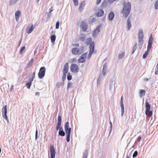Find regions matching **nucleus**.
<instances>
[{
	"instance_id": "nucleus-11",
	"label": "nucleus",
	"mask_w": 158,
	"mask_h": 158,
	"mask_svg": "<svg viewBox=\"0 0 158 158\" xmlns=\"http://www.w3.org/2000/svg\"><path fill=\"white\" fill-rule=\"evenodd\" d=\"M120 106L121 110V116H123L124 112V108L123 103V96H122L120 100Z\"/></svg>"
},
{
	"instance_id": "nucleus-20",
	"label": "nucleus",
	"mask_w": 158,
	"mask_h": 158,
	"mask_svg": "<svg viewBox=\"0 0 158 158\" xmlns=\"http://www.w3.org/2000/svg\"><path fill=\"white\" fill-rule=\"evenodd\" d=\"M33 81V80L29 78L28 80L26 82V86L27 89H29L30 88L32 84V82Z\"/></svg>"
},
{
	"instance_id": "nucleus-25",
	"label": "nucleus",
	"mask_w": 158,
	"mask_h": 158,
	"mask_svg": "<svg viewBox=\"0 0 158 158\" xmlns=\"http://www.w3.org/2000/svg\"><path fill=\"white\" fill-rule=\"evenodd\" d=\"M56 36L55 35H51L50 37L51 42L53 44H54L56 39Z\"/></svg>"
},
{
	"instance_id": "nucleus-36",
	"label": "nucleus",
	"mask_w": 158,
	"mask_h": 158,
	"mask_svg": "<svg viewBox=\"0 0 158 158\" xmlns=\"http://www.w3.org/2000/svg\"><path fill=\"white\" fill-rule=\"evenodd\" d=\"M17 0H10L9 3V6L13 5L14 4L16 3Z\"/></svg>"
},
{
	"instance_id": "nucleus-55",
	"label": "nucleus",
	"mask_w": 158,
	"mask_h": 158,
	"mask_svg": "<svg viewBox=\"0 0 158 158\" xmlns=\"http://www.w3.org/2000/svg\"><path fill=\"white\" fill-rule=\"evenodd\" d=\"M34 60L33 58H32L29 61V62H28V64H31V63H33V61Z\"/></svg>"
},
{
	"instance_id": "nucleus-64",
	"label": "nucleus",
	"mask_w": 158,
	"mask_h": 158,
	"mask_svg": "<svg viewBox=\"0 0 158 158\" xmlns=\"http://www.w3.org/2000/svg\"><path fill=\"white\" fill-rule=\"evenodd\" d=\"M102 74L103 76H105L106 74L105 70H102Z\"/></svg>"
},
{
	"instance_id": "nucleus-45",
	"label": "nucleus",
	"mask_w": 158,
	"mask_h": 158,
	"mask_svg": "<svg viewBox=\"0 0 158 158\" xmlns=\"http://www.w3.org/2000/svg\"><path fill=\"white\" fill-rule=\"evenodd\" d=\"M84 48H85L83 46H82L81 47L80 49V54H81L83 52Z\"/></svg>"
},
{
	"instance_id": "nucleus-44",
	"label": "nucleus",
	"mask_w": 158,
	"mask_h": 158,
	"mask_svg": "<svg viewBox=\"0 0 158 158\" xmlns=\"http://www.w3.org/2000/svg\"><path fill=\"white\" fill-rule=\"evenodd\" d=\"M60 26V21H58L56 22V29H58L59 28Z\"/></svg>"
},
{
	"instance_id": "nucleus-54",
	"label": "nucleus",
	"mask_w": 158,
	"mask_h": 158,
	"mask_svg": "<svg viewBox=\"0 0 158 158\" xmlns=\"http://www.w3.org/2000/svg\"><path fill=\"white\" fill-rule=\"evenodd\" d=\"M60 85V83H59V82H58L56 84V86L57 88H59Z\"/></svg>"
},
{
	"instance_id": "nucleus-31",
	"label": "nucleus",
	"mask_w": 158,
	"mask_h": 158,
	"mask_svg": "<svg viewBox=\"0 0 158 158\" xmlns=\"http://www.w3.org/2000/svg\"><path fill=\"white\" fill-rule=\"evenodd\" d=\"M137 43H135L132 48V50L131 52L132 54H133L135 51L136 50L137 48Z\"/></svg>"
},
{
	"instance_id": "nucleus-21",
	"label": "nucleus",
	"mask_w": 158,
	"mask_h": 158,
	"mask_svg": "<svg viewBox=\"0 0 158 158\" xmlns=\"http://www.w3.org/2000/svg\"><path fill=\"white\" fill-rule=\"evenodd\" d=\"M21 15V12L19 10H17L15 13V17L16 21L18 22L19 20V17Z\"/></svg>"
},
{
	"instance_id": "nucleus-28",
	"label": "nucleus",
	"mask_w": 158,
	"mask_h": 158,
	"mask_svg": "<svg viewBox=\"0 0 158 158\" xmlns=\"http://www.w3.org/2000/svg\"><path fill=\"white\" fill-rule=\"evenodd\" d=\"M92 39L91 38L89 37L87 38L85 40V44L87 45H89L90 43L92 42Z\"/></svg>"
},
{
	"instance_id": "nucleus-62",
	"label": "nucleus",
	"mask_w": 158,
	"mask_h": 158,
	"mask_svg": "<svg viewBox=\"0 0 158 158\" xmlns=\"http://www.w3.org/2000/svg\"><path fill=\"white\" fill-rule=\"evenodd\" d=\"M101 0H97L96 2L97 4L98 5L101 2Z\"/></svg>"
},
{
	"instance_id": "nucleus-18",
	"label": "nucleus",
	"mask_w": 158,
	"mask_h": 158,
	"mask_svg": "<svg viewBox=\"0 0 158 158\" xmlns=\"http://www.w3.org/2000/svg\"><path fill=\"white\" fill-rule=\"evenodd\" d=\"M35 26L32 24L31 26L26 28V32L28 34L31 33L34 30Z\"/></svg>"
},
{
	"instance_id": "nucleus-15",
	"label": "nucleus",
	"mask_w": 158,
	"mask_h": 158,
	"mask_svg": "<svg viewBox=\"0 0 158 158\" xmlns=\"http://www.w3.org/2000/svg\"><path fill=\"white\" fill-rule=\"evenodd\" d=\"M102 27V26L101 24L97 26L96 28L93 31L92 35L94 37L95 36L97 31L98 33H99L100 32V29Z\"/></svg>"
},
{
	"instance_id": "nucleus-24",
	"label": "nucleus",
	"mask_w": 158,
	"mask_h": 158,
	"mask_svg": "<svg viewBox=\"0 0 158 158\" xmlns=\"http://www.w3.org/2000/svg\"><path fill=\"white\" fill-rule=\"evenodd\" d=\"M85 40V35L84 34H81L79 38V40L82 42L84 41Z\"/></svg>"
},
{
	"instance_id": "nucleus-33",
	"label": "nucleus",
	"mask_w": 158,
	"mask_h": 158,
	"mask_svg": "<svg viewBox=\"0 0 158 158\" xmlns=\"http://www.w3.org/2000/svg\"><path fill=\"white\" fill-rule=\"evenodd\" d=\"M143 41H139L138 47L139 49H141L142 48V45L143 44Z\"/></svg>"
},
{
	"instance_id": "nucleus-10",
	"label": "nucleus",
	"mask_w": 158,
	"mask_h": 158,
	"mask_svg": "<svg viewBox=\"0 0 158 158\" xmlns=\"http://www.w3.org/2000/svg\"><path fill=\"white\" fill-rule=\"evenodd\" d=\"M58 123H57L56 127V130L57 131L59 130L60 125H61L62 118L60 115H59L57 118Z\"/></svg>"
},
{
	"instance_id": "nucleus-4",
	"label": "nucleus",
	"mask_w": 158,
	"mask_h": 158,
	"mask_svg": "<svg viewBox=\"0 0 158 158\" xmlns=\"http://www.w3.org/2000/svg\"><path fill=\"white\" fill-rule=\"evenodd\" d=\"M151 105L148 102L147 100L145 101V108L146 110L145 114L147 116H150L151 117L152 115V111L150 110L151 109Z\"/></svg>"
},
{
	"instance_id": "nucleus-48",
	"label": "nucleus",
	"mask_w": 158,
	"mask_h": 158,
	"mask_svg": "<svg viewBox=\"0 0 158 158\" xmlns=\"http://www.w3.org/2000/svg\"><path fill=\"white\" fill-rule=\"evenodd\" d=\"M94 52H93L89 51V54H88V57H87V58H88V59H89L90 58V57H91L92 54Z\"/></svg>"
},
{
	"instance_id": "nucleus-46",
	"label": "nucleus",
	"mask_w": 158,
	"mask_h": 158,
	"mask_svg": "<svg viewBox=\"0 0 158 158\" xmlns=\"http://www.w3.org/2000/svg\"><path fill=\"white\" fill-rule=\"evenodd\" d=\"M46 14H47V19L48 20L49 19L50 17H51V13L46 12Z\"/></svg>"
},
{
	"instance_id": "nucleus-14",
	"label": "nucleus",
	"mask_w": 158,
	"mask_h": 158,
	"mask_svg": "<svg viewBox=\"0 0 158 158\" xmlns=\"http://www.w3.org/2000/svg\"><path fill=\"white\" fill-rule=\"evenodd\" d=\"M71 52L74 55L81 54H80V49L76 47L73 48Z\"/></svg>"
},
{
	"instance_id": "nucleus-42",
	"label": "nucleus",
	"mask_w": 158,
	"mask_h": 158,
	"mask_svg": "<svg viewBox=\"0 0 158 158\" xmlns=\"http://www.w3.org/2000/svg\"><path fill=\"white\" fill-rule=\"evenodd\" d=\"M72 85V84L70 82H69L67 84V89L68 90L71 87V86Z\"/></svg>"
},
{
	"instance_id": "nucleus-41",
	"label": "nucleus",
	"mask_w": 158,
	"mask_h": 158,
	"mask_svg": "<svg viewBox=\"0 0 158 158\" xmlns=\"http://www.w3.org/2000/svg\"><path fill=\"white\" fill-rule=\"evenodd\" d=\"M102 76L101 74H100L99 75V77L97 81V85H99L100 84V82L101 80V77Z\"/></svg>"
},
{
	"instance_id": "nucleus-32",
	"label": "nucleus",
	"mask_w": 158,
	"mask_h": 158,
	"mask_svg": "<svg viewBox=\"0 0 158 158\" xmlns=\"http://www.w3.org/2000/svg\"><path fill=\"white\" fill-rule=\"evenodd\" d=\"M58 134L59 136H64L65 135V132L64 131V130L59 131Z\"/></svg>"
},
{
	"instance_id": "nucleus-57",
	"label": "nucleus",
	"mask_w": 158,
	"mask_h": 158,
	"mask_svg": "<svg viewBox=\"0 0 158 158\" xmlns=\"http://www.w3.org/2000/svg\"><path fill=\"white\" fill-rule=\"evenodd\" d=\"M83 6H80L79 10L80 11H81V10H82L83 9Z\"/></svg>"
},
{
	"instance_id": "nucleus-38",
	"label": "nucleus",
	"mask_w": 158,
	"mask_h": 158,
	"mask_svg": "<svg viewBox=\"0 0 158 158\" xmlns=\"http://www.w3.org/2000/svg\"><path fill=\"white\" fill-rule=\"evenodd\" d=\"M25 48L26 47L25 46H23L21 48L19 52V53L20 54H22V53L25 50Z\"/></svg>"
},
{
	"instance_id": "nucleus-34",
	"label": "nucleus",
	"mask_w": 158,
	"mask_h": 158,
	"mask_svg": "<svg viewBox=\"0 0 158 158\" xmlns=\"http://www.w3.org/2000/svg\"><path fill=\"white\" fill-rule=\"evenodd\" d=\"M67 74V79L69 81H70L72 78V76L69 72Z\"/></svg>"
},
{
	"instance_id": "nucleus-61",
	"label": "nucleus",
	"mask_w": 158,
	"mask_h": 158,
	"mask_svg": "<svg viewBox=\"0 0 158 158\" xmlns=\"http://www.w3.org/2000/svg\"><path fill=\"white\" fill-rule=\"evenodd\" d=\"M74 46L77 47H78L79 46V44L78 43L74 44H73Z\"/></svg>"
},
{
	"instance_id": "nucleus-53",
	"label": "nucleus",
	"mask_w": 158,
	"mask_h": 158,
	"mask_svg": "<svg viewBox=\"0 0 158 158\" xmlns=\"http://www.w3.org/2000/svg\"><path fill=\"white\" fill-rule=\"evenodd\" d=\"M53 7L52 6L51 8H49V13H51L54 10V9H53Z\"/></svg>"
},
{
	"instance_id": "nucleus-35",
	"label": "nucleus",
	"mask_w": 158,
	"mask_h": 158,
	"mask_svg": "<svg viewBox=\"0 0 158 158\" xmlns=\"http://www.w3.org/2000/svg\"><path fill=\"white\" fill-rule=\"evenodd\" d=\"M94 46L89 45V51L94 52Z\"/></svg>"
},
{
	"instance_id": "nucleus-2",
	"label": "nucleus",
	"mask_w": 158,
	"mask_h": 158,
	"mask_svg": "<svg viewBox=\"0 0 158 158\" xmlns=\"http://www.w3.org/2000/svg\"><path fill=\"white\" fill-rule=\"evenodd\" d=\"M65 133H66V140L67 143L70 141V136L71 131V128L69 127V122H66L64 126Z\"/></svg>"
},
{
	"instance_id": "nucleus-5",
	"label": "nucleus",
	"mask_w": 158,
	"mask_h": 158,
	"mask_svg": "<svg viewBox=\"0 0 158 158\" xmlns=\"http://www.w3.org/2000/svg\"><path fill=\"white\" fill-rule=\"evenodd\" d=\"M46 72L45 68L44 66L41 67L38 73V77L39 79H42L45 76Z\"/></svg>"
},
{
	"instance_id": "nucleus-27",
	"label": "nucleus",
	"mask_w": 158,
	"mask_h": 158,
	"mask_svg": "<svg viewBox=\"0 0 158 158\" xmlns=\"http://www.w3.org/2000/svg\"><path fill=\"white\" fill-rule=\"evenodd\" d=\"M145 91L144 89H141L139 90V95L140 97H142L144 96L145 95Z\"/></svg>"
},
{
	"instance_id": "nucleus-8",
	"label": "nucleus",
	"mask_w": 158,
	"mask_h": 158,
	"mask_svg": "<svg viewBox=\"0 0 158 158\" xmlns=\"http://www.w3.org/2000/svg\"><path fill=\"white\" fill-rule=\"evenodd\" d=\"M50 158H55L56 152L54 145L51 144L50 146Z\"/></svg>"
},
{
	"instance_id": "nucleus-7",
	"label": "nucleus",
	"mask_w": 158,
	"mask_h": 158,
	"mask_svg": "<svg viewBox=\"0 0 158 158\" xmlns=\"http://www.w3.org/2000/svg\"><path fill=\"white\" fill-rule=\"evenodd\" d=\"M70 69L72 73H75L79 71V67L77 64H73L70 66Z\"/></svg>"
},
{
	"instance_id": "nucleus-40",
	"label": "nucleus",
	"mask_w": 158,
	"mask_h": 158,
	"mask_svg": "<svg viewBox=\"0 0 158 158\" xmlns=\"http://www.w3.org/2000/svg\"><path fill=\"white\" fill-rule=\"evenodd\" d=\"M154 7L156 10H157L158 9V0H157L156 1L154 4Z\"/></svg>"
},
{
	"instance_id": "nucleus-58",
	"label": "nucleus",
	"mask_w": 158,
	"mask_h": 158,
	"mask_svg": "<svg viewBox=\"0 0 158 158\" xmlns=\"http://www.w3.org/2000/svg\"><path fill=\"white\" fill-rule=\"evenodd\" d=\"M141 139V137L140 136H139L137 138V141L138 142H139L140 141Z\"/></svg>"
},
{
	"instance_id": "nucleus-3",
	"label": "nucleus",
	"mask_w": 158,
	"mask_h": 158,
	"mask_svg": "<svg viewBox=\"0 0 158 158\" xmlns=\"http://www.w3.org/2000/svg\"><path fill=\"white\" fill-rule=\"evenodd\" d=\"M153 40V39L152 37V35L151 34L150 35L148 40L147 50L144 53L143 55V59H145L148 56L149 50L152 47V41Z\"/></svg>"
},
{
	"instance_id": "nucleus-22",
	"label": "nucleus",
	"mask_w": 158,
	"mask_h": 158,
	"mask_svg": "<svg viewBox=\"0 0 158 158\" xmlns=\"http://www.w3.org/2000/svg\"><path fill=\"white\" fill-rule=\"evenodd\" d=\"M104 14V11L102 9H99L97 13V16L98 17H100L102 16Z\"/></svg>"
},
{
	"instance_id": "nucleus-13",
	"label": "nucleus",
	"mask_w": 158,
	"mask_h": 158,
	"mask_svg": "<svg viewBox=\"0 0 158 158\" xmlns=\"http://www.w3.org/2000/svg\"><path fill=\"white\" fill-rule=\"evenodd\" d=\"M143 34L142 29H139L138 32L139 41H143Z\"/></svg>"
},
{
	"instance_id": "nucleus-49",
	"label": "nucleus",
	"mask_w": 158,
	"mask_h": 158,
	"mask_svg": "<svg viewBox=\"0 0 158 158\" xmlns=\"http://www.w3.org/2000/svg\"><path fill=\"white\" fill-rule=\"evenodd\" d=\"M110 130L109 131V134H110L112 129V124L110 121Z\"/></svg>"
},
{
	"instance_id": "nucleus-37",
	"label": "nucleus",
	"mask_w": 158,
	"mask_h": 158,
	"mask_svg": "<svg viewBox=\"0 0 158 158\" xmlns=\"http://www.w3.org/2000/svg\"><path fill=\"white\" fill-rule=\"evenodd\" d=\"M88 152L87 150H86L84 153L83 155V158H87L88 156Z\"/></svg>"
},
{
	"instance_id": "nucleus-50",
	"label": "nucleus",
	"mask_w": 158,
	"mask_h": 158,
	"mask_svg": "<svg viewBox=\"0 0 158 158\" xmlns=\"http://www.w3.org/2000/svg\"><path fill=\"white\" fill-rule=\"evenodd\" d=\"M38 131L37 129H36L35 131V139L36 140L38 138Z\"/></svg>"
},
{
	"instance_id": "nucleus-52",
	"label": "nucleus",
	"mask_w": 158,
	"mask_h": 158,
	"mask_svg": "<svg viewBox=\"0 0 158 158\" xmlns=\"http://www.w3.org/2000/svg\"><path fill=\"white\" fill-rule=\"evenodd\" d=\"M107 68V65L106 64H105L103 66V68L102 69L103 70H105V69H106Z\"/></svg>"
},
{
	"instance_id": "nucleus-47",
	"label": "nucleus",
	"mask_w": 158,
	"mask_h": 158,
	"mask_svg": "<svg viewBox=\"0 0 158 158\" xmlns=\"http://www.w3.org/2000/svg\"><path fill=\"white\" fill-rule=\"evenodd\" d=\"M73 2L75 6H78V0H73Z\"/></svg>"
},
{
	"instance_id": "nucleus-59",
	"label": "nucleus",
	"mask_w": 158,
	"mask_h": 158,
	"mask_svg": "<svg viewBox=\"0 0 158 158\" xmlns=\"http://www.w3.org/2000/svg\"><path fill=\"white\" fill-rule=\"evenodd\" d=\"M30 64L27 63L26 67L24 69H28V68L30 67Z\"/></svg>"
},
{
	"instance_id": "nucleus-51",
	"label": "nucleus",
	"mask_w": 158,
	"mask_h": 158,
	"mask_svg": "<svg viewBox=\"0 0 158 158\" xmlns=\"http://www.w3.org/2000/svg\"><path fill=\"white\" fill-rule=\"evenodd\" d=\"M85 1H83L81 2V3L80 5V6H85Z\"/></svg>"
},
{
	"instance_id": "nucleus-6",
	"label": "nucleus",
	"mask_w": 158,
	"mask_h": 158,
	"mask_svg": "<svg viewBox=\"0 0 158 158\" xmlns=\"http://www.w3.org/2000/svg\"><path fill=\"white\" fill-rule=\"evenodd\" d=\"M7 105H6L3 106L2 109V117L8 122H9V119L7 116Z\"/></svg>"
},
{
	"instance_id": "nucleus-30",
	"label": "nucleus",
	"mask_w": 158,
	"mask_h": 158,
	"mask_svg": "<svg viewBox=\"0 0 158 158\" xmlns=\"http://www.w3.org/2000/svg\"><path fill=\"white\" fill-rule=\"evenodd\" d=\"M35 71H34L32 73V74H30L29 76V77L30 79L34 80V78L35 77Z\"/></svg>"
},
{
	"instance_id": "nucleus-1",
	"label": "nucleus",
	"mask_w": 158,
	"mask_h": 158,
	"mask_svg": "<svg viewBox=\"0 0 158 158\" xmlns=\"http://www.w3.org/2000/svg\"><path fill=\"white\" fill-rule=\"evenodd\" d=\"M123 8L121 11V13L123 14V16L125 18H127L130 14L131 9V4L129 2L126 3L125 1L123 2Z\"/></svg>"
},
{
	"instance_id": "nucleus-16",
	"label": "nucleus",
	"mask_w": 158,
	"mask_h": 158,
	"mask_svg": "<svg viewBox=\"0 0 158 158\" xmlns=\"http://www.w3.org/2000/svg\"><path fill=\"white\" fill-rule=\"evenodd\" d=\"M115 16V14L113 11H110L108 14V19L110 21H112Z\"/></svg>"
},
{
	"instance_id": "nucleus-63",
	"label": "nucleus",
	"mask_w": 158,
	"mask_h": 158,
	"mask_svg": "<svg viewBox=\"0 0 158 158\" xmlns=\"http://www.w3.org/2000/svg\"><path fill=\"white\" fill-rule=\"evenodd\" d=\"M155 74L157 75L158 74V69H157L155 71Z\"/></svg>"
},
{
	"instance_id": "nucleus-9",
	"label": "nucleus",
	"mask_w": 158,
	"mask_h": 158,
	"mask_svg": "<svg viewBox=\"0 0 158 158\" xmlns=\"http://www.w3.org/2000/svg\"><path fill=\"white\" fill-rule=\"evenodd\" d=\"M87 54V52L83 54L78 60V62L79 63H83L85 62L86 60V58Z\"/></svg>"
},
{
	"instance_id": "nucleus-43",
	"label": "nucleus",
	"mask_w": 158,
	"mask_h": 158,
	"mask_svg": "<svg viewBox=\"0 0 158 158\" xmlns=\"http://www.w3.org/2000/svg\"><path fill=\"white\" fill-rule=\"evenodd\" d=\"M138 151H135L133 155H132V157L133 158H135V157H136L138 155Z\"/></svg>"
},
{
	"instance_id": "nucleus-60",
	"label": "nucleus",
	"mask_w": 158,
	"mask_h": 158,
	"mask_svg": "<svg viewBox=\"0 0 158 158\" xmlns=\"http://www.w3.org/2000/svg\"><path fill=\"white\" fill-rule=\"evenodd\" d=\"M14 87V86L13 85H11V88H10V91L11 92H12V90L13 89Z\"/></svg>"
},
{
	"instance_id": "nucleus-56",
	"label": "nucleus",
	"mask_w": 158,
	"mask_h": 158,
	"mask_svg": "<svg viewBox=\"0 0 158 158\" xmlns=\"http://www.w3.org/2000/svg\"><path fill=\"white\" fill-rule=\"evenodd\" d=\"M28 74V73L27 72H26V71H24L23 72V76H26Z\"/></svg>"
},
{
	"instance_id": "nucleus-23",
	"label": "nucleus",
	"mask_w": 158,
	"mask_h": 158,
	"mask_svg": "<svg viewBox=\"0 0 158 158\" xmlns=\"http://www.w3.org/2000/svg\"><path fill=\"white\" fill-rule=\"evenodd\" d=\"M69 68V67L68 63H66L64 65V68L63 70V73H68Z\"/></svg>"
},
{
	"instance_id": "nucleus-17",
	"label": "nucleus",
	"mask_w": 158,
	"mask_h": 158,
	"mask_svg": "<svg viewBox=\"0 0 158 158\" xmlns=\"http://www.w3.org/2000/svg\"><path fill=\"white\" fill-rule=\"evenodd\" d=\"M131 16H129L127 21V30H129L131 27L132 25L131 22Z\"/></svg>"
},
{
	"instance_id": "nucleus-12",
	"label": "nucleus",
	"mask_w": 158,
	"mask_h": 158,
	"mask_svg": "<svg viewBox=\"0 0 158 158\" xmlns=\"http://www.w3.org/2000/svg\"><path fill=\"white\" fill-rule=\"evenodd\" d=\"M80 26L82 31H86L87 29L88 25L85 21H82L81 22Z\"/></svg>"
},
{
	"instance_id": "nucleus-26",
	"label": "nucleus",
	"mask_w": 158,
	"mask_h": 158,
	"mask_svg": "<svg viewBox=\"0 0 158 158\" xmlns=\"http://www.w3.org/2000/svg\"><path fill=\"white\" fill-rule=\"evenodd\" d=\"M107 1L106 0H104L101 4L100 7L102 9L104 7H106L107 6Z\"/></svg>"
},
{
	"instance_id": "nucleus-29",
	"label": "nucleus",
	"mask_w": 158,
	"mask_h": 158,
	"mask_svg": "<svg viewBox=\"0 0 158 158\" xmlns=\"http://www.w3.org/2000/svg\"><path fill=\"white\" fill-rule=\"evenodd\" d=\"M125 55V52H123L119 54L118 56V60L122 59L124 57Z\"/></svg>"
},
{
	"instance_id": "nucleus-19",
	"label": "nucleus",
	"mask_w": 158,
	"mask_h": 158,
	"mask_svg": "<svg viewBox=\"0 0 158 158\" xmlns=\"http://www.w3.org/2000/svg\"><path fill=\"white\" fill-rule=\"evenodd\" d=\"M114 84L115 83L114 82V81L113 80H111L110 82L109 85V89L111 91L112 88H114Z\"/></svg>"
},
{
	"instance_id": "nucleus-39",
	"label": "nucleus",
	"mask_w": 158,
	"mask_h": 158,
	"mask_svg": "<svg viewBox=\"0 0 158 158\" xmlns=\"http://www.w3.org/2000/svg\"><path fill=\"white\" fill-rule=\"evenodd\" d=\"M67 73H63V74L62 76V81L64 82L66 78V74Z\"/></svg>"
}]
</instances>
